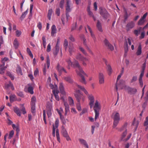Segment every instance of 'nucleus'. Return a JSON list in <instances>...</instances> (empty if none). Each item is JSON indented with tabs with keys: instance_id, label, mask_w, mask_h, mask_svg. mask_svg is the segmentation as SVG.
Masks as SVG:
<instances>
[{
	"instance_id": "obj_47",
	"label": "nucleus",
	"mask_w": 148,
	"mask_h": 148,
	"mask_svg": "<svg viewBox=\"0 0 148 148\" xmlns=\"http://www.w3.org/2000/svg\"><path fill=\"white\" fill-rule=\"evenodd\" d=\"M137 79V77L136 76H133L130 81V83H133L136 81Z\"/></svg>"
},
{
	"instance_id": "obj_29",
	"label": "nucleus",
	"mask_w": 148,
	"mask_h": 148,
	"mask_svg": "<svg viewBox=\"0 0 148 148\" xmlns=\"http://www.w3.org/2000/svg\"><path fill=\"white\" fill-rule=\"evenodd\" d=\"M13 45L15 49H17L19 46V43L17 38H15L13 42Z\"/></svg>"
},
{
	"instance_id": "obj_38",
	"label": "nucleus",
	"mask_w": 148,
	"mask_h": 148,
	"mask_svg": "<svg viewBox=\"0 0 148 148\" xmlns=\"http://www.w3.org/2000/svg\"><path fill=\"white\" fill-rule=\"evenodd\" d=\"M107 69L108 72V74L109 75H110L112 71V69L111 66L109 64L107 65Z\"/></svg>"
},
{
	"instance_id": "obj_55",
	"label": "nucleus",
	"mask_w": 148,
	"mask_h": 148,
	"mask_svg": "<svg viewBox=\"0 0 148 148\" xmlns=\"http://www.w3.org/2000/svg\"><path fill=\"white\" fill-rule=\"evenodd\" d=\"M27 51L29 56L31 57V58H33V55L30 49L29 48H27Z\"/></svg>"
},
{
	"instance_id": "obj_10",
	"label": "nucleus",
	"mask_w": 148,
	"mask_h": 148,
	"mask_svg": "<svg viewBox=\"0 0 148 148\" xmlns=\"http://www.w3.org/2000/svg\"><path fill=\"white\" fill-rule=\"evenodd\" d=\"M134 26V23L133 21H131L128 23L126 25V29L127 31H128L133 28Z\"/></svg>"
},
{
	"instance_id": "obj_58",
	"label": "nucleus",
	"mask_w": 148,
	"mask_h": 148,
	"mask_svg": "<svg viewBox=\"0 0 148 148\" xmlns=\"http://www.w3.org/2000/svg\"><path fill=\"white\" fill-rule=\"evenodd\" d=\"M64 0H61L59 4V6L61 8H63L64 7Z\"/></svg>"
},
{
	"instance_id": "obj_9",
	"label": "nucleus",
	"mask_w": 148,
	"mask_h": 148,
	"mask_svg": "<svg viewBox=\"0 0 148 148\" xmlns=\"http://www.w3.org/2000/svg\"><path fill=\"white\" fill-rule=\"evenodd\" d=\"M75 96L76 98V100L78 102V103L80 102V101L82 100L84 101V97L83 95L81 93L79 94H75Z\"/></svg>"
},
{
	"instance_id": "obj_26",
	"label": "nucleus",
	"mask_w": 148,
	"mask_h": 148,
	"mask_svg": "<svg viewBox=\"0 0 148 148\" xmlns=\"http://www.w3.org/2000/svg\"><path fill=\"white\" fill-rule=\"evenodd\" d=\"M13 110L14 112L17 114V115L20 116L21 115V112L19 109L17 107H15L14 108Z\"/></svg>"
},
{
	"instance_id": "obj_56",
	"label": "nucleus",
	"mask_w": 148,
	"mask_h": 148,
	"mask_svg": "<svg viewBox=\"0 0 148 148\" xmlns=\"http://www.w3.org/2000/svg\"><path fill=\"white\" fill-rule=\"evenodd\" d=\"M47 68H49L50 65V60L48 56H47Z\"/></svg>"
},
{
	"instance_id": "obj_5",
	"label": "nucleus",
	"mask_w": 148,
	"mask_h": 148,
	"mask_svg": "<svg viewBox=\"0 0 148 148\" xmlns=\"http://www.w3.org/2000/svg\"><path fill=\"white\" fill-rule=\"evenodd\" d=\"M73 4L71 0H66V12H69L73 8Z\"/></svg>"
},
{
	"instance_id": "obj_40",
	"label": "nucleus",
	"mask_w": 148,
	"mask_h": 148,
	"mask_svg": "<svg viewBox=\"0 0 148 148\" xmlns=\"http://www.w3.org/2000/svg\"><path fill=\"white\" fill-rule=\"evenodd\" d=\"M16 96L14 95H11L10 97V101L11 102H12L16 100Z\"/></svg>"
},
{
	"instance_id": "obj_6",
	"label": "nucleus",
	"mask_w": 148,
	"mask_h": 148,
	"mask_svg": "<svg viewBox=\"0 0 148 148\" xmlns=\"http://www.w3.org/2000/svg\"><path fill=\"white\" fill-rule=\"evenodd\" d=\"M52 106L51 104L48 102L47 103L46 106V111L47 115L49 117L51 116V110Z\"/></svg>"
},
{
	"instance_id": "obj_52",
	"label": "nucleus",
	"mask_w": 148,
	"mask_h": 148,
	"mask_svg": "<svg viewBox=\"0 0 148 148\" xmlns=\"http://www.w3.org/2000/svg\"><path fill=\"white\" fill-rule=\"evenodd\" d=\"M43 119L44 122V123L45 124H47L46 120V113L45 111V110H43Z\"/></svg>"
},
{
	"instance_id": "obj_12",
	"label": "nucleus",
	"mask_w": 148,
	"mask_h": 148,
	"mask_svg": "<svg viewBox=\"0 0 148 148\" xmlns=\"http://www.w3.org/2000/svg\"><path fill=\"white\" fill-rule=\"evenodd\" d=\"M99 83L100 84H102L104 82V77L103 73H100L99 75Z\"/></svg>"
},
{
	"instance_id": "obj_42",
	"label": "nucleus",
	"mask_w": 148,
	"mask_h": 148,
	"mask_svg": "<svg viewBox=\"0 0 148 148\" xmlns=\"http://www.w3.org/2000/svg\"><path fill=\"white\" fill-rule=\"evenodd\" d=\"M59 47L56 46V48L53 52V53L55 56H56L59 51Z\"/></svg>"
},
{
	"instance_id": "obj_45",
	"label": "nucleus",
	"mask_w": 148,
	"mask_h": 148,
	"mask_svg": "<svg viewBox=\"0 0 148 148\" xmlns=\"http://www.w3.org/2000/svg\"><path fill=\"white\" fill-rule=\"evenodd\" d=\"M36 101V98L35 97L33 96L31 98V105H35V102Z\"/></svg>"
},
{
	"instance_id": "obj_20",
	"label": "nucleus",
	"mask_w": 148,
	"mask_h": 148,
	"mask_svg": "<svg viewBox=\"0 0 148 148\" xmlns=\"http://www.w3.org/2000/svg\"><path fill=\"white\" fill-rule=\"evenodd\" d=\"M64 105L65 106V115L66 116L67 115V114L69 112L70 110L69 109V105L66 102H64Z\"/></svg>"
},
{
	"instance_id": "obj_7",
	"label": "nucleus",
	"mask_w": 148,
	"mask_h": 148,
	"mask_svg": "<svg viewBox=\"0 0 148 148\" xmlns=\"http://www.w3.org/2000/svg\"><path fill=\"white\" fill-rule=\"evenodd\" d=\"M100 13V14L104 18H107L109 16V14L105 9H101Z\"/></svg>"
},
{
	"instance_id": "obj_49",
	"label": "nucleus",
	"mask_w": 148,
	"mask_h": 148,
	"mask_svg": "<svg viewBox=\"0 0 148 148\" xmlns=\"http://www.w3.org/2000/svg\"><path fill=\"white\" fill-rule=\"evenodd\" d=\"M16 71L17 73H18L20 74L21 75H22L21 68H20V67L19 66H18L17 67L16 69Z\"/></svg>"
},
{
	"instance_id": "obj_44",
	"label": "nucleus",
	"mask_w": 148,
	"mask_h": 148,
	"mask_svg": "<svg viewBox=\"0 0 148 148\" xmlns=\"http://www.w3.org/2000/svg\"><path fill=\"white\" fill-rule=\"evenodd\" d=\"M56 136L57 138V140L60 143V138L59 136V130L58 129L56 130Z\"/></svg>"
},
{
	"instance_id": "obj_62",
	"label": "nucleus",
	"mask_w": 148,
	"mask_h": 148,
	"mask_svg": "<svg viewBox=\"0 0 148 148\" xmlns=\"http://www.w3.org/2000/svg\"><path fill=\"white\" fill-rule=\"evenodd\" d=\"M7 74L10 77L11 80H12L14 79V77L13 75L10 72H7Z\"/></svg>"
},
{
	"instance_id": "obj_13",
	"label": "nucleus",
	"mask_w": 148,
	"mask_h": 148,
	"mask_svg": "<svg viewBox=\"0 0 148 148\" xmlns=\"http://www.w3.org/2000/svg\"><path fill=\"white\" fill-rule=\"evenodd\" d=\"M57 69L59 72L60 75H61L62 72H64L66 73H67L65 69L63 67L60 66L59 64L58 65L57 67Z\"/></svg>"
},
{
	"instance_id": "obj_11",
	"label": "nucleus",
	"mask_w": 148,
	"mask_h": 148,
	"mask_svg": "<svg viewBox=\"0 0 148 148\" xmlns=\"http://www.w3.org/2000/svg\"><path fill=\"white\" fill-rule=\"evenodd\" d=\"M105 45L108 47L111 51H113L114 49L113 46L109 42L108 40L105 39L104 41Z\"/></svg>"
},
{
	"instance_id": "obj_17",
	"label": "nucleus",
	"mask_w": 148,
	"mask_h": 148,
	"mask_svg": "<svg viewBox=\"0 0 148 148\" xmlns=\"http://www.w3.org/2000/svg\"><path fill=\"white\" fill-rule=\"evenodd\" d=\"M144 75V71H141V73L139 78V82L140 85L141 87L143 86V77Z\"/></svg>"
},
{
	"instance_id": "obj_34",
	"label": "nucleus",
	"mask_w": 148,
	"mask_h": 148,
	"mask_svg": "<svg viewBox=\"0 0 148 148\" xmlns=\"http://www.w3.org/2000/svg\"><path fill=\"white\" fill-rule=\"evenodd\" d=\"M127 133V130H125L124 132L122 133L121 136V140L124 141L123 139L126 136Z\"/></svg>"
},
{
	"instance_id": "obj_18",
	"label": "nucleus",
	"mask_w": 148,
	"mask_h": 148,
	"mask_svg": "<svg viewBox=\"0 0 148 148\" xmlns=\"http://www.w3.org/2000/svg\"><path fill=\"white\" fill-rule=\"evenodd\" d=\"M75 84L77 87L83 91L86 95H88V92L84 86L78 85L76 83H75Z\"/></svg>"
},
{
	"instance_id": "obj_28",
	"label": "nucleus",
	"mask_w": 148,
	"mask_h": 148,
	"mask_svg": "<svg viewBox=\"0 0 148 148\" xmlns=\"http://www.w3.org/2000/svg\"><path fill=\"white\" fill-rule=\"evenodd\" d=\"M142 53V47L141 44H139L138 46L137 51L136 52L137 55L139 56Z\"/></svg>"
},
{
	"instance_id": "obj_19",
	"label": "nucleus",
	"mask_w": 148,
	"mask_h": 148,
	"mask_svg": "<svg viewBox=\"0 0 148 148\" xmlns=\"http://www.w3.org/2000/svg\"><path fill=\"white\" fill-rule=\"evenodd\" d=\"M63 79L66 81L70 84L73 83V81L70 76H68L63 77Z\"/></svg>"
},
{
	"instance_id": "obj_8",
	"label": "nucleus",
	"mask_w": 148,
	"mask_h": 148,
	"mask_svg": "<svg viewBox=\"0 0 148 148\" xmlns=\"http://www.w3.org/2000/svg\"><path fill=\"white\" fill-rule=\"evenodd\" d=\"M63 136L66 138V140L69 141L71 140V139L68 135L66 130L65 128H63L61 131Z\"/></svg>"
},
{
	"instance_id": "obj_21",
	"label": "nucleus",
	"mask_w": 148,
	"mask_h": 148,
	"mask_svg": "<svg viewBox=\"0 0 148 148\" xmlns=\"http://www.w3.org/2000/svg\"><path fill=\"white\" fill-rule=\"evenodd\" d=\"M59 88L61 93L62 94H64L65 92L64 90V85L62 82H60V83Z\"/></svg>"
},
{
	"instance_id": "obj_59",
	"label": "nucleus",
	"mask_w": 148,
	"mask_h": 148,
	"mask_svg": "<svg viewBox=\"0 0 148 148\" xmlns=\"http://www.w3.org/2000/svg\"><path fill=\"white\" fill-rule=\"evenodd\" d=\"M77 108L79 111H80L81 110V107L80 102L78 103L77 104Z\"/></svg>"
},
{
	"instance_id": "obj_16",
	"label": "nucleus",
	"mask_w": 148,
	"mask_h": 148,
	"mask_svg": "<svg viewBox=\"0 0 148 148\" xmlns=\"http://www.w3.org/2000/svg\"><path fill=\"white\" fill-rule=\"evenodd\" d=\"M87 27L89 30V31L90 32V33L91 37L93 39L94 42H95L96 41V38L95 36V35L93 33L90 27L88 25H87Z\"/></svg>"
},
{
	"instance_id": "obj_36",
	"label": "nucleus",
	"mask_w": 148,
	"mask_h": 148,
	"mask_svg": "<svg viewBox=\"0 0 148 148\" xmlns=\"http://www.w3.org/2000/svg\"><path fill=\"white\" fill-rule=\"evenodd\" d=\"M53 12V10L52 9H50L48 10V13L47 14V17L49 20L51 19V16Z\"/></svg>"
},
{
	"instance_id": "obj_24",
	"label": "nucleus",
	"mask_w": 148,
	"mask_h": 148,
	"mask_svg": "<svg viewBox=\"0 0 148 148\" xmlns=\"http://www.w3.org/2000/svg\"><path fill=\"white\" fill-rule=\"evenodd\" d=\"M53 92L54 95L57 101H58L59 100V97L58 95V93L59 92L58 90H53Z\"/></svg>"
},
{
	"instance_id": "obj_32",
	"label": "nucleus",
	"mask_w": 148,
	"mask_h": 148,
	"mask_svg": "<svg viewBox=\"0 0 148 148\" xmlns=\"http://www.w3.org/2000/svg\"><path fill=\"white\" fill-rule=\"evenodd\" d=\"M21 107H20V110L22 112L23 114H25L26 113V112L25 110V107L24 106V104H21L20 105Z\"/></svg>"
},
{
	"instance_id": "obj_4",
	"label": "nucleus",
	"mask_w": 148,
	"mask_h": 148,
	"mask_svg": "<svg viewBox=\"0 0 148 148\" xmlns=\"http://www.w3.org/2000/svg\"><path fill=\"white\" fill-rule=\"evenodd\" d=\"M125 89L127 91L128 93L130 95L135 94L137 92V90L136 88H132L129 86H125Z\"/></svg>"
},
{
	"instance_id": "obj_14",
	"label": "nucleus",
	"mask_w": 148,
	"mask_h": 148,
	"mask_svg": "<svg viewBox=\"0 0 148 148\" xmlns=\"http://www.w3.org/2000/svg\"><path fill=\"white\" fill-rule=\"evenodd\" d=\"M88 98L90 100L89 105L90 107L91 108L93 105V103L94 102V97L92 95H88Z\"/></svg>"
},
{
	"instance_id": "obj_63",
	"label": "nucleus",
	"mask_w": 148,
	"mask_h": 148,
	"mask_svg": "<svg viewBox=\"0 0 148 148\" xmlns=\"http://www.w3.org/2000/svg\"><path fill=\"white\" fill-rule=\"evenodd\" d=\"M64 47L65 48V49H66L67 48L68 45V42L66 39H65L64 40Z\"/></svg>"
},
{
	"instance_id": "obj_2",
	"label": "nucleus",
	"mask_w": 148,
	"mask_h": 148,
	"mask_svg": "<svg viewBox=\"0 0 148 148\" xmlns=\"http://www.w3.org/2000/svg\"><path fill=\"white\" fill-rule=\"evenodd\" d=\"M113 127L115 128L118 125L120 120V116L119 114L117 112H116L113 117Z\"/></svg>"
},
{
	"instance_id": "obj_31",
	"label": "nucleus",
	"mask_w": 148,
	"mask_h": 148,
	"mask_svg": "<svg viewBox=\"0 0 148 148\" xmlns=\"http://www.w3.org/2000/svg\"><path fill=\"white\" fill-rule=\"evenodd\" d=\"M100 110H94L95 113V121H96L99 116V111Z\"/></svg>"
},
{
	"instance_id": "obj_35",
	"label": "nucleus",
	"mask_w": 148,
	"mask_h": 148,
	"mask_svg": "<svg viewBox=\"0 0 148 148\" xmlns=\"http://www.w3.org/2000/svg\"><path fill=\"white\" fill-rule=\"evenodd\" d=\"M121 76L122 75L120 74L119 75H118L117 78L116 83V91H117L118 87H119L120 85L119 84H118V83H117V82L118 80L120 79Z\"/></svg>"
},
{
	"instance_id": "obj_48",
	"label": "nucleus",
	"mask_w": 148,
	"mask_h": 148,
	"mask_svg": "<svg viewBox=\"0 0 148 148\" xmlns=\"http://www.w3.org/2000/svg\"><path fill=\"white\" fill-rule=\"evenodd\" d=\"M79 50L82 52L85 55H87V53L84 49L81 47H79Z\"/></svg>"
},
{
	"instance_id": "obj_22",
	"label": "nucleus",
	"mask_w": 148,
	"mask_h": 148,
	"mask_svg": "<svg viewBox=\"0 0 148 148\" xmlns=\"http://www.w3.org/2000/svg\"><path fill=\"white\" fill-rule=\"evenodd\" d=\"M51 35L52 36H53L54 35V34L56 33V26L55 25H53L51 27Z\"/></svg>"
},
{
	"instance_id": "obj_33",
	"label": "nucleus",
	"mask_w": 148,
	"mask_h": 148,
	"mask_svg": "<svg viewBox=\"0 0 148 148\" xmlns=\"http://www.w3.org/2000/svg\"><path fill=\"white\" fill-rule=\"evenodd\" d=\"M124 12H125V14L124 16V21L125 22L126 21L127 18L129 16L125 8L124 9Z\"/></svg>"
},
{
	"instance_id": "obj_46",
	"label": "nucleus",
	"mask_w": 148,
	"mask_h": 148,
	"mask_svg": "<svg viewBox=\"0 0 148 148\" xmlns=\"http://www.w3.org/2000/svg\"><path fill=\"white\" fill-rule=\"evenodd\" d=\"M139 123L137 121H135V118L134 121L133 122V123L132 124V125H133L135 126H136V129L138 127V126Z\"/></svg>"
},
{
	"instance_id": "obj_64",
	"label": "nucleus",
	"mask_w": 148,
	"mask_h": 148,
	"mask_svg": "<svg viewBox=\"0 0 148 148\" xmlns=\"http://www.w3.org/2000/svg\"><path fill=\"white\" fill-rule=\"evenodd\" d=\"M144 125L145 126H147L148 125V116L146 117L145 119V121L144 123Z\"/></svg>"
},
{
	"instance_id": "obj_3",
	"label": "nucleus",
	"mask_w": 148,
	"mask_h": 148,
	"mask_svg": "<svg viewBox=\"0 0 148 148\" xmlns=\"http://www.w3.org/2000/svg\"><path fill=\"white\" fill-rule=\"evenodd\" d=\"M76 58L83 62L82 64L84 66H86V64L85 62H88L89 61V59L84 57L80 53H78L76 56Z\"/></svg>"
},
{
	"instance_id": "obj_1",
	"label": "nucleus",
	"mask_w": 148,
	"mask_h": 148,
	"mask_svg": "<svg viewBox=\"0 0 148 148\" xmlns=\"http://www.w3.org/2000/svg\"><path fill=\"white\" fill-rule=\"evenodd\" d=\"M72 67L76 68V71L77 74L79 75L81 78L80 82L84 84H86V82L84 77V76L87 77V74L84 72L80 66L78 62L75 60L72 65Z\"/></svg>"
},
{
	"instance_id": "obj_27",
	"label": "nucleus",
	"mask_w": 148,
	"mask_h": 148,
	"mask_svg": "<svg viewBox=\"0 0 148 148\" xmlns=\"http://www.w3.org/2000/svg\"><path fill=\"white\" fill-rule=\"evenodd\" d=\"M97 27L99 30L100 32H102L103 30L101 23L99 21H97V22L96 25Z\"/></svg>"
},
{
	"instance_id": "obj_60",
	"label": "nucleus",
	"mask_w": 148,
	"mask_h": 148,
	"mask_svg": "<svg viewBox=\"0 0 148 148\" xmlns=\"http://www.w3.org/2000/svg\"><path fill=\"white\" fill-rule=\"evenodd\" d=\"M66 61L67 62L69 65H71V66H72V65L73 63H72L70 59L66 60Z\"/></svg>"
},
{
	"instance_id": "obj_41",
	"label": "nucleus",
	"mask_w": 148,
	"mask_h": 148,
	"mask_svg": "<svg viewBox=\"0 0 148 148\" xmlns=\"http://www.w3.org/2000/svg\"><path fill=\"white\" fill-rule=\"evenodd\" d=\"M87 11L88 12V15L90 16V17H92L93 16H94L93 13L90 11V8L89 7H88L87 8Z\"/></svg>"
},
{
	"instance_id": "obj_37",
	"label": "nucleus",
	"mask_w": 148,
	"mask_h": 148,
	"mask_svg": "<svg viewBox=\"0 0 148 148\" xmlns=\"http://www.w3.org/2000/svg\"><path fill=\"white\" fill-rule=\"evenodd\" d=\"M0 74L1 75H3L5 73V71L7 68L6 66L5 67H0Z\"/></svg>"
},
{
	"instance_id": "obj_30",
	"label": "nucleus",
	"mask_w": 148,
	"mask_h": 148,
	"mask_svg": "<svg viewBox=\"0 0 148 148\" xmlns=\"http://www.w3.org/2000/svg\"><path fill=\"white\" fill-rule=\"evenodd\" d=\"M68 100L69 105L71 106H73L74 101L72 98L70 97H69L68 98Z\"/></svg>"
},
{
	"instance_id": "obj_39",
	"label": "nucleus",
	"mask_w": 148,
	"mask_h": 148,
	"mask_svg": "<svg viewBox=\"0 0 148 148\" xmlns=\"http://www.w3.org/2000/svg\"><path fill=\"white\" fill-rule=\"evenodd\" d=\"M128 124L127 122H125L123 125V126L119 130V131L120 132L122 131L124 129L125 130L126 129V128Z\"/></svg>"
},
{
	"instance_id": "obj_51",
	"label": "nucleus",
	"mask_w": 148,
	"mask_h": 148,
	"mask_svg": "<svg viewBox=\"0 0 148 148\" xmlns=\"http://www.w3.org/2000/svg\"><path fill=\"white\" fill-rule=\"evenodd\" d=\"M27 10H27L25 12H24L23 13L21 17V20H23L25 18L26 15L27 13Z\"/></svg>"
},
{
	"instance_id": "obj_54",
	"label": "nucleus",
	"mask_w": 148,
	"mask_h": 148,
	"mask_svg": "<svg viewBox=\"0 0 148 148\" xmlns=\"http://www.w3.org/2000/svg\"><path fill=\"white\" fill-rule=\"evenodd\" d=\"M31 111L33 114H34L35 112V105H31Z\"/></svg>"
},
{
	"instance_id": "obj_57",
	"label": "nucleus",
	"mask_w": 148,
	"mask_h": 148,
	"mask_svg": "<svg viewBox=\"0 0 148 148\" xmlns=\"http://www.w3.org/2000/svg\"><path fill=\"white\" fill-rule=\"evenodd\" d=\"M14 134V132L13 130H12L10 131L9 134V136L8 138L10 139L13 137Z\"/></svg>"
},
{
	"instance_id": "obj_50",
	"label": "nucleus",
	"mask_w": 148,
	"mask_h": 148,
	"mask_svg": "<svg viewBox=\"0 0 148 148\" xmlns=\"http://www.w3.org/2000/svg\"><path fill=\"white\" fill-rule=\"evenodd\" d=\"M28 92L31 94H33L34 93L33 88L31 86H29L28 88Z\"/></svg>"
},
{
	"instance_id": "obj_61",
	"label": "nucleus",
	"mask_w": 148,
	"mask_h": 148,
	"mask_svg": "<svg viewBox=\"0 0 148 148\" xmlns=\"http://www.w3.org/2000/svg\"><path fill=\"white\" fill-rule=\"evenodd\" d=\"M60 10L59 8H57L56 11V14L58 16H59L60 14Z\"/></svg>"
},
{
	"instance_id": "obj_25",
	"label": "nucleus",
	"mask_w": 148,
	"mask_h": 148,
	"mask_svg": "<svg viewBox=\"0 0 148 148\" xmlns=\"http://www.w3.org/2000/svg\"><path fill=\"white\" fill-rule=\"evenodd\" d=\"M100 104L99 103L98 101L96 100L94 107V110L95 109L96 110H100Z\"/></svg>"
},
{
	"instance_id": "obj_23",
	"label": "nucleus",
	"mask_w": 148,
	"mask_h": 148,
	"mask_svg": "<svg viewBox=\"0 0 148 148\" xmlns=\"http://www.w3.org/2000/svg\"><path fill=\"white\" fill-rule=\"evenodd\" d=\"M79 140L81 144L84 145L87 148H88V145L85 140L82 138H79Z\"/></svg>"
},
{
	"instance_id": "obj_53",
	"label": "nucleus",
	"mask_w": 148,
	"mask_h": 148,
	"mask_svg": "<svg viewBox=\"0 0 148 148\" xmlns=\"http://www.w3.org/2000/svg\"><path fill=\"white\" fill-rule=\"evenodd\" d=\"M42 40L43 42V44L44 47L45 48H46V39L44 36H43L42 37Z\"/></svg>"
},
{
	"instance_id": "obj_15",
	"label": "nucleus",
	"mask_w": 148,
	"mask_h": 148,
	"mask_svg": "<svg viewBox=\"0 0 148 148\" xmlns=\"http://www.w3.org/2000/svg\"><path fill=\"white\" fill-rule=\"evenodd\" d=\"M69 52L70 55L71 56L72 53L75 51V49L73 43H70L69 46Z\"/></svg>"
},
{
	"instance_id": "obj_43",
	"label": "nucleus",
	"mask_w": 148,
	"mask_h": 148,
	"mask_svg": "<svg viewBox=\"0 0 148 148\" xmlns=\"http://www.w3.org/2000/svg\"><path fill=\"white\" fill-rule=\"evenodd\" d=\"M145 22V20L144 19H143L141 18L139 20L138 23V24L139 25H143Z\"/></svg>"
}]
</instances>
